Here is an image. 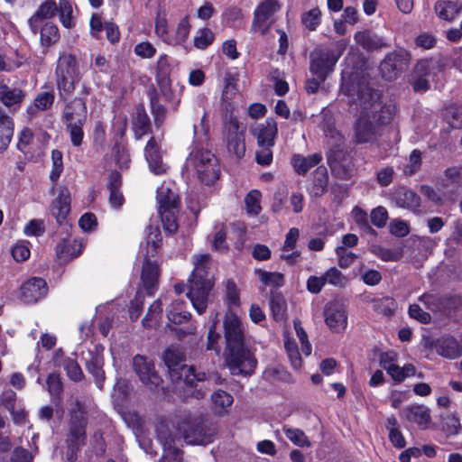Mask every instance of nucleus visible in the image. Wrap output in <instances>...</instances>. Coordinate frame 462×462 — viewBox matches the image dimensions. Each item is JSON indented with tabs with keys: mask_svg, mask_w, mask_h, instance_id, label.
<instances>
[{
	"mask_svg": "<svg viewBox=\"0 0 462 462\" xmlns=\"http://www.w3.org/2000/svg\"><path fill=\"white\" fill-rule=\"evenodd\" d=\"M350 106H356L360 114L354 124L356 143H374L383 134V128L390 125L397 107L393 102H383L380 91L372 88L362 75H352L343 85Z\"/></svg>",
	"mask_w": 462,
	"mask_h": 462,
	"instance_id": "nucleus-1",
	"label": "nucleus"
},
{
	"mask_svg": "<svg viewBox=\"0 0 462 462\" xmlns=\"http://www.w3.org/2000/svg\"><path fill=\"white\" fill-rule=\"evenodd\" d=\"M225 359L232 374L251 375L257 360L245 343V329L238 317L233 312L226 313L224 319Z\"/></svg>",
	"mask_w": 462,
	"mask_h": 462,
	"instance_id": "nucleus-2",
	"label": "nucleus"
},
{
	"mask_svg": "<svg viewBox=\"0 0 462 462\" xmlns=\"http://www.w3.org/2000/svg\"><path fill=\"white\" fill-rule=\"evenodd\" d=\"M211 257L208 254L194 256V270L189 279L188 298L199 314H202L208 306V294L213 287L209 277Z\"/></svg>",
	"mask_w": 462,
	"mask_h": 462,
	"instance_id": "nucleus-3",
	"label": "nucleus"
},
{
	"mask_svg": "<svg viewBox=\"0 0 462 462\" xmlns=\"http://www.w3.org/2000/svg\"><path fill=\"white\" fill-rule=\"evenodd\" d=\"M186 443L208 445L213 442L217 432V426L202 415H189L179 424Z\"/></svg>",
	"mask_w": 462,
	"mask_h": 462,
	"instance_id": "nucleus-4",
	"label": "nucleus"
},
{
	"mask_svg": "<svg viewBox=\"0 0 462 462\" xmlns=\"http://www.w3.org/2000/svg\"><path fill=\"white\" fill-rule=\"evenodd\" d=\"M162 360L172 380H183L193 385L196 382H204L207 379L206 373L196 372L193 366L184 364L185 354L177 346H169L162 354Z\"/></svg>",
	"mask_w": 462,
	"mask_h": 462,
	"instance_id": "nucleus-5",
	"label": "nucleus"
},
{
	"mask_svg": "<svg viewBox=\"0 0 462 462\" xmlns=\"http://www.w3.org/2000/svg\"><path fill=\"white\" fill-rule=\"evenodd\" d=\"M187 165L196 171L198 179L206 185H212L219 179L218 160L208 149L195 147L187 159Z\"/></svg>",
	"mask_w": 462,
	"mask_h": 462,
	"instance_id": "nucleus-6",
	"label": "nucleus"
},
{
	"mask_svg": "<svg viewBox=\"0 0 462 462\" xmlns=\"http://www.w3.org/2000/svg\"><path fill=\"white\" fill-rule=\"evenodd\" d=\"M87 117L88 108L82 98L75 97L71 99L63 108L62 121L74 146H79L82 143L84 137L83 125Z\"/></svg>",
	"mask_w": 462,
	"mask_h": 462,
	"instance_id": "nucleus-7",
	"label": "nucleus"
},
{
	"mask_svg": "<svg viewBox=\"0 0 462 462\" xmlns=\"http://www.w3.org/2000/svg\"><path fill=\"white\" fill-rule=\"evenodd\" d=\"M55 76L60 97L67 99L74 92L76 84L80 80L76 57L70 53H62L57 61Z\"/></svg>",
	"mask_w": 462,
	"mask_h": 462,
	"instance_id": "nucleus-8",
	"label": "nucleus"
},
{
	"mask_svg": "<svg viewBox=\"0 0 462 462\" xmlns=\"http://www.w3.org/2000/svg\"><path fill=\"white\" fill-rule=\"evenodd\" d=\"M87 418L80 411L71 414L69 433L66 438V457L69 461H75L77 452L86 443Z\"/></svg>",
	"mask_w": 462,
	"mask_h": 462,
	"instance_id": "nucleus-9",
	"label": "nucleus"
},
{
	"mask_svg": "<svg viewBox=\"0 0 462 462\" xmlns=\"http://www.w3.org/2000/svg\"><path fill=\"white\" fill-rule=\"evenodd\" d=\"M245 127L241 128L236 117L232 115L224 121L223 140L230 154L240 159L245 152Z\"/></svg>",
	"mask_w": 462,
	"mask_h": 462,
	"instance_id": "nucleus-10",
	"label": "nucleus"
},
{
	"mask_svg": "<svg viewBox=\"0 0 462 462\" xmlns=\"http://www.w3.org/2000/svg\"><path fill=\"white\" fill-rule=\"evenodd\" d=\"M157 200L163 228L170 234L175 233L178 229L176 222L178 201L176 195L169 189H161L157 193Z\"/></svg>",
	"mask_w": 462,
	"mask_h": 462,
	"instance_id": "nucleus-11",
	"label": "nucleus"
},
{
	"mask_svg": "<svg viewBox=\"0 0 462 462\" xmlns=\"http://www.w3.org/2000/svg\"><path fill=\"white\" fill-rule=\"evenodd\" d=\"M410 55L403 50L388 53L379 65V71L383 79L393 81L407 69Z\"/></svg>",
	"mask_w": 462,
	"mask_h": 462,
	"instance_id": "nucleus-12",
	"label": "nucleus"
},
{
	"mask_svg": "<svg viewBox=\"0 0 462 462\" xmlns=\"http://www.w3.org/2000/svg\"><path fill=\"white\" fill-rule=\"evenodd\" d=\"M104 350L105 348L103 346L95 345L86 353H82L86 370L93 376L94 382L99 390L103 389L106 380V374L103 369Z\"/></svg>",
	"mask_w": 462,
	"mask_h": 462,
	"instance_id": "nucleus-13",
	"label": "nucleus"
},
{
	"mask_svg": "<svg viewBox=\"0 0 462 462\" xmlns=\"http://www.w3.org/2000/svg\"><path fill=\"white\" fill-rule=\"evenodd\" d=\"M133 367L142 383L148 389L154 390L162 383V377L155 370L154 364L146 356H135L133 359Z\"/></svg>",
	"mask_w": 462,
	"mask_h": 462,
	"instance_id": "nucleus-14",
	"label": "nucleus"
},
{
	"mask_svg": "<svg viewBox=\"0 0 462 462\" xmlns=\"http://www.w3.org/2000/svg\"><path fill=\"white\" fill-rule=\"evenodd\" d=\"M274 0H264L255 9L251 31L263 35L271 27V17L279 10Z\"/></svg>",
	"mask_w": 462,
	"mask_h": 462,
	"instance_id": "nucleus-15",
	"label": "nucleus"
},
{
	"mask_svg": "<svg viewBox=\"0 0 462 462\" xmlns=\"http://www.w3.org/2000/svg\"><path fill=\"white\" fill-rule=\"evenodd\" d=\"M325 322L333 332H343L347 325L346 310L339 302H330L325 309Z\"/></svg>",
	"mask_w": 462,
	"mask_h": 462,
	"instance_id": "nucleus-16",
	"label": "nucleus"
},
{
	"mask_svg": "<svg viewBox=\"0 0 462 462\" xmlns=\"http://www.w3.org/2000/svg\"><path fill=\"white\" fill-rule=\"evenodd\" d=\"M391 200L396 207L414 213L419 211L421 202L420 197L415 191L404 186L398 187L393 191Z\"/></svg>",
	"mask_w": 462,
	"mask_h": 462,
	"instance_id": "nucleus-17",
	"label": "nucleus"
},
{
	"mask_svg": "<svg viewBox=\"0 0 462 462\" xmlns=\"http://www.w3.org/2000/svg\"><path fill=\"white\" fill-rule=\"evenodd\" d=\"M48 292L46 282L38 277L29 279L21 287V299L25 303H35Z\"/></svg>",
	"mask_w": 462,
	"mask_h": 462,
	"instance_id": "nucleus-18",
	"label": "nucleus"
},
{
	"mask_svg": "<svg viewBox=\"0 0 462 462\" xmlns=\"http://www.w3.org/2000/svg\"><path fill=\"white\" fill-rule=\"evenodd\" d=\"M337 59L329 51H319L310 61V71L319 80L324 81L332 71Z\"/></svg>",
	"mask_w": 462,
	"mask_h": 462,
	"instance_id": "nucleus-19",
	"label": "nucleus"
},
{
	"mask_svg": "<svg viewBox=\"0 0 462 462\" xmlns=\"http://www.w3.org/2000/svg\"><path fill=\"white\" fill-rule=\"evenodd\" d=\"M58 14V5L55 0H45L40 5L35 13L29 18L28 24L31 31L36 34L40 24L45 20L53 18Z\"/></svg>",
	"mask_w": 462,
	"mask_h": 462,
	"instance_id": "nucleus-20",
	"label": "nucleus"
},
{
	"mask_svg": "<svg viewBox=\"0 0 462 462\" xmlns=\"http://www.w3.org/2000/svg\"><path fill=\"white\" fill-rule=\"evenodd\" d=\"M251 132L256 137L258 146H273L278 133L277 124L274 119L268 118L264 123L252 126Z\"/></svg>",
	"mask_w": 462,
	"mask_h": 462,
	"instance_id": "nucleus-21",
	"label": "nucleus"
},
{
	"mask_svg": "<svg viewBox=\"0 0 462 462\" xmlns=\"http://www.w3.org/2000/svg\"><path fill=\"white\" fill-rule=\"evenodd\" d=\"M70 210V192L67 187H60L58 196L51 204V213L59 224L66 220Z\"/></svg>",
	"mask_w": 462,
	"mask_h": 462,
	"instance_id": "nucleus-22",
	"label": "nucleus"
},
{
	"mask_svg": "<svg viewBox=\"0 0 462 462\" xmlns=\"http://www.w3.org/2000/svg\"><path fill=\"white\" fill-rule=\"evenodd\" d=\"M145 158L150 170L155 174L166 171L167 166L162 162L160 147L154 137H151L144 149Z\"/></svg>",
	"mask_w": 462,
	"mask_h": 462,
	"instance_id": "nucleus-23",
	"label": "nucleus"
},
{
	"mask_svg": "<svg viewBox=\"0 0 462 462\" xmlns=\"http://www.w3.org/2000/svg\"><path fill=\"white\" fill-rule=\"evenodd\" d=\"M354 39L358 45L367 51L390 47V44L383 37L368 30L356 32Z\"/></svg>",
	"mask_w": 462,
	"mask_h": 462,
	"instance_id": "nucleus-24",
	"label": "nucleus"
},
{
	"mask_svg": "<svg viewBox=\"0 0 462 462\" xmlns=\"http://www.w3.org/2000/svg\"><path fill=\"white\" fill-rule=\"evenodd\" d=\"M155 433L162 449L176 446V441L179 440L176 429L167 420H161L155 425Z\"/></svg>",
	"mask_w": 462,
	"mask_h": 462,
	"instance_id": "nucleus-25",
	"label": "nucleus"
},
{
	"mask_svg": "<svg viewBox=\"0 0 462 462\" xmlns=\"http://www.w3.org/2000/svg\"><path fill=\"white\" fill-rule=\"evenodd\" d=\"M141 278L147 293L152 295L159 280L158 264L155 262L145 259L143 265Z\"/></svg>",
	"mask_w": 462,
	"mask_h": 462,
	"instance_id": "nucleus-26",
	"label": "nucleus"
},
{
	"mask_svg": "<svg viewBox=\"0 0 462 462\" xmlns=\"http://www.w3.org/2000/svg\"><path fill=\"white\" fill-rule=\"evenodd\" d=\"M171 67L166 55H162L157 61L156 81L167 99L171 97L170 91Z\"/></svg>",
	"mask_w": 462,
	"mask_h": 462,
	"instance_id": "nucleus-27",
	"label": "nucleus"
},
{
	"mask_svg": "<svg viewBox=\"0 0 462 462\" xmlns=\"http://www.w3.org/2000/svg\"><path fill=\"white\" fill-rule=\"evenodd\" d=\"M82 244L69 238L62 239L56 246V255L59 259L69 261L81 254Z\"/></svg>",
	"mask_w": 462,
	"mask_h": 462,
	"instance_id": "nucleus-28",
	"label": "nucleus"
},
{
	"mask_svg": "<svg viewBox=\"0 0 462 462\" xmlns=\"http://www.w3.org/2000/svg\"><path fill=\"white\" fill-rule=\"evenodd\" d=\"M435 348L439 355L449 359L457 358L462 355V348L459 343L451 337L439 339Z\"/></svg>",
	"mask_w": 462,
	"mask_h": 462,
	"instance_id": "nucleus-29",
	"label": "nucleus"
},
{
	"mask_svg": "<svg viewBox=\"0 0 462 462\" xmlns=\"http://www.w3.org/2000/svg\"><path fill=\"white\" fill-rule=\"evenodd\" d=\"M133 129L138 140L152 131L150 117L143 106L136 107L135 116L133 118Z\"/></svg>",
	"mask_w": 462,
	"mask_h": 462,
	"instance_id": "nucleus-30",
	"label": "nucleus"
},
{
	"mask_svg": "<svg viewBox=\"0 0 462 462\" xmlns=\"http://www.w3.org/2000/svg\"><path fill=\"white\" fill-rule=\"evenodd\" d=\"M322 160L320 153H313L309 156L295 154L291 159L294 171L300 175H305L310 169L318 165Z\"/></svg>",
	"mask_w": 462,
	"mask_h": 462,
	"instance_id": "nucleus-31",
	"label": "nucleus"
},
{
	"mask_svg": "<svg viewBox=\"0 0 462 462\" xmlns=\"http://www.w3.org/2000/svg\"><path fill=\"white\" fill-rule=\"evenodd\" d=\"M38 32L41 44L45 48L51 47L60 40L59 28L53 22L46 21L41 23Z\"/></svg>",
	"mask_w": 462,
	"mask_h": 462,
	"instance_id": "nucleus-32",
	"label": "nucleus"
},
{
	"mask_svg": "<svg viewBox=\"0 0 462 462\" xmlns=\"http://www.w3.org/2000/svg\"><path fill=\"white\" fill-rule=\"evenodd\" d=\"M437 15L445 21H452L462 10V5L456 1H438L434 6Z\"/></svg>",
	"mask_w": 462,
	"mask_h": 462,
	"instance_id": "nucleus-33",
	"label": "nucleus"
},
{
	"mask_svg": "<svg viewBox=\"0 0 462 462\" xmlns=\"http://www.w3.org/2000/svg\"><path fill=\"white\" fill-rule=\"evenodd\" d=\"M310 193L315 197H320L327 192L328 184V173L325 166H319L313 172Z\"/></svg>",
	"mask_w": 462,
	"mask_h": 462,
	"instance_id": "nucleus-34",
	"label": "nucleus"
},
{
	"mask_svg": "<svg viewBox=\"0 0 462 462\" xmlns=\"http://www.w3.org/2000/svg\"><path fill=\"white\" fill-rule=\"evenodd\" d=\"M13 134V119L0 110V153L7 149Z\"/></svg>",
	"mask_w": 462,
	"mask_h": 462,
	"instance_id": "nucleus-35",
	"label": "nucleus"
},
{
	"mask_svg": "<svg viewBox=\"0 0 462 462\" xmlns=\"http://www.w3.org/2000/svg\"><path fill=\"white\" fill-rule=\"evenodd\" d=\"M429 62L421 60L417 63L415 67V73L412 79V88L415 92H424L430 88V83L426 77L430 76L428 73Z\"/></svg>",
	"mask_w": 462,
	"mask_h": 462,
	"instance_id": "nucleus-36",
	"label": "nucleus"
},
{
	"mask_svg": "<svg viewBox=\"0 0 462 462\" xmlns=\"http://www.w3.org/2000/svg\"><path fill=\"white\" fill-rule=\"evenodd\" d=\"M406 419L420 426H426L430 420V410L423 405H412L404 410Z\"/></svg>",
	"mask_w": 462,
	"mask_h": 462,
	"instance_id": "nucleus-37",
	"label": "nucleus"
},
{
	"mask_svg": "<svg viewBox=\"0 0 462 462\" xmlns=\"http://www.w3.org/2000/svg\"><path fill=\"white\" fill-rule=\"evenodd\" d=\"M270 308L273 317L276 321H281L285 319L287 304L283 295L281 292H271Z\"/></svg>",
	"mask_w": 462,
	"mask_h": 462,
	"instance_id": "nucleus-38",
	"label": "nucleus"
},
{
	"mask_svg": "<svg viewBox=\"0 0 462 462\" xmlns=\"http://www.w3.org/2000/svg\"><path fill=\"white\" fill-rule=\"evenodd\" d=\"M282 431L294 445L300 448H310L311 446L310 440L302 430L284 425Z\"/></svg>",
	"mask_w": 462,
	"mask_h": 462,
	"instance_id": "nucleus-39",
	"label": "nucleus"
},
{
	"mask_svg": "<svg viewBox=\"0 0 462 462\" xmlns=\"http://www.w3.org/2000/svg\"><path fill=\"white\" fill-rule=\"evenodd\" d=\"M345 158V152L340 143L332 146L327 153L328 163L332 172L338 174L340 163Z\"/></svg>",
	"mask_w": 462,
	"mask_h": 462,
	"instance_id": "nucleus-40",
	"label": "nucleus"
},
{
	"mask_svg": "<svg viewBox=\"0 0 462 462\" xmlns=\"http://www.w3.org/2000/svg\"><path fill=\"white\" fill-rule=\"evenodd\" d=\"M182 304V301H175L167 309V318L169 321L173 324H181L190 319L191 315L189 312L181 310Z\"/></svg>",
	"mask_w": 462,
	"mask_h": 462,
	"instance_id": "nucleus-41",
	"label": "nucleus"
},
{
	"mask_svg": "<svg viewBox=\"0 0 462 462\" xmlns=\"http://www.w3.org/2000/svg\"><path fill=\"white\" fill-rule=\"evenodd\" d=\"M162 313V305L160 300H156L149 307L148 312L145 317L143 319L142 323L144 328H152L155 326Z\"/></svg>",
	"mask_w": 462,
	"mask_h": 462,
	"instance_id": "nucleus-42",
	"label": "nucleus"
},
{
	"mask_svg": "<svg viewBox=\"0 0 462 462\" xmlns=\"http://www.w3.org/2000/svg\"><path fill=\"white\" fill-rule=\"evenodd\" d=\"M150 102L154 125L155 127L160 128L162 126L166 118V108L159 103L154 92L150 94Z\"/></svg>",
	"mask_w": 462,
	"mask_h": 462,
	"instance_id": "nucleus-43",
	"label": "nucleus"
},
{
	"mask_svg": "<svg viewBox=\"0 0 462 462\" xmlns=\"http://www.w3.org/2000/svg\"><path fill=\"white\" fill-rule=\"evenodd\" d=\"M397 308V304L393 298L384 297L373 300V309L379 314L384 316L392 315Z\"/></svg>",
	"mask_w": 462,
	"mask_h": 462,
	"instance_id": "nucleus-44",
	"label": "nucleus"
},
{
	"mask_svg": "<svg viewBox=\"0 0 462 462\" xmlns=\"http://www.w3.org/2000/svg\"><path fill=\"white\" fill-rule=\"evenodd\" d=\"M62 366L70 380L79 382L84 378L82 369L75 359L70 357L63 359Z\"/></svg>",
	"mask_w": 462,
	"mask_h": 462,
	"instance_id": "nucleus-45",
	"label": "nucleus"
},
{
	"mask_svg": "<svg viewBox=\"0 0 462 462\" xmlns=\"http://www.w3.org/2000/svg\"><path fill=\"white\" fill-rule=\"evenodd\" d=\"M211 401L217 412L221 413L233 403V396L223 390H217L211 395Z\"/></svg>",
	"mask_w": 462,
	"mask_h": 462,
	"instance_id": "nucleus-46",
	"label": "nucleus"
},
{
	"mask_svg": "<svg viewBox=\"0 0 462 462\" xmlns=\"http://www.w3.org/2000/svg\"><path fill=\"white\" fill-rule=\"evenodd\" d=\"M321 20V11L319 7L310 9L301 15L302 24L310 31H315Z\"/></svg>",
	"mask_w": 462,
	"mask_h": 462,
	"instance_id": "nucleus-47",
	"label": "nucleus"
},
{
	"mask_svg": "<svg viewBox=\"0 0 462 462\" xmlns=\"http://www.w3.org/2000/svg\"><path fill=\"white\" fill-rule=\"evenodd\" d=\"M421 152L420 150H413L410 156L409 162L403 168V173L407 177L414 175L421 167Z\"/></svg>",
	"mask_w": 462,
	"mask_h": 462,
	"instance_id": "nucleus-48",
	"label": "nucleus"
},
{
	"mask_svg": "<svg viewBox=\"0 0 462 462\" xmlns=\"http://www.w3.org/2000/svg\"><path fill=\"white\" fill-rule=\"evenodd\" d=\"M58 13L62 25L66 28H71L72 23V6L69 0H60L58 5Z\"/></svg>",
	"mask_w": 462,
	"mask_h": 462,
	"instance_id": "nucleus-49",
	"label": "nucleus"
},
{
	"mask_svg": "<svg viewBox=\"0 0 462 462\" xmlns=\"http://www.w3.org/2000/svg\"><path fill=\"white\" fill-rule=\"evenodd\" d=\"M260 281L265 285H273L281 287L284 283V276L280 273H269L263 270H257Z\"/></svg>",
	"mask_w": 462,
	"mask_h": 462,
	"instance_id": "nucleus-50",
	"label": "nucleus"
},
{
	"mask_svg": "<svg viewBox=\"0 0 462 462\" xmlns=\"http://www.w3.org/2000/svg\"><path fill=\"white\" fill-rule=\"evenodd\" d=\"M214 39L215 35L210 29H200L194 38V46L199 50H205L213 42Z\"/></svg>",
	"mask_w": 462,
	"mask_h": 462,
	"instance_id": "nucleus-51",
	"label": "nucleus"
},
{
	"mask_svg": "<svg viewBox=\"0 0 462 462\" xmlns=\"http://www.w3.org/2000/svg\"><path fill=\"white\" fill-rule=\"evenodd\" d=\"M261 193L256 190H251L245 199L247 212L252 215H258L261 211L260 206Z\"/></svg>",
	"mask_w": 462,
	"mask_h": 462,
	"instance_id": "nucleus-52",
	"label": "nucleus"
},
{
	"mask_svg": "<svg viewBox=\"0 0 462 462\" xmlns=\"http://www.w3.org/2000/svg\"><path fill=\"white\" fill-rule=\"evenodd\" d=\"M24 92L20 88H13L7 91L0 97L3 104L6 106L20 105L24 98Z\"/></svg>",
	"mask_w": 462,
	"mask_h": 462,
	"instance_id": "nucleus-53",
	"label": "nucleus"
},
{
	"mask_svg": "<svg viewBox=\"0 0 462 462\" xmlns=\"http://www.w3.org/2000/svg\"><path fill=\"white\" fill-rule=\"evenodd\" d=\"M52 169L50 173L51 181L56 182L63 171L62 153L59 150H53L51 152Z\"/></svg>",
	"mask_w": 462,
	"mask_h": 462,
	"instance_id": "nucleus-54",
	"label": "nucleus"
},
{
	"mask_svg": "<svg viewBox=\"0 0 462 462\" xmlns=\"http://www.w3.org/2000/svg\"><path fill=\"white\" fill-rule=\"evenodd\" d=\"M441 428L447 436H452L458 433L461 425L458 418L455 415L448 414L443 419Z\"/></svg>",
	"mask_w": 462,
	"mask_h": 462,
	"instance_id": "nucleus-55",
	"label": "nucleus"
},
{
	"mask_svg": "<svg viewBox=\"0 0 462 462\" xmlns=\"http://www.w3.org/2000/svg\"><path fill=\"white\" fill-rule=\"evenodd\" d=\"M326 282L337 287H344L346 283V277L336 267L328 269L323 275Z\"/></svg>",
	"mask_w": 462,
	"mask_h": 462,
	"instance_id": "nucleus-56",
	"label": "nucleus"
},
{
	"mask_svg": "<svg viewBox=\"0 0 462 462\" xmlns=\"http://www.w3.org/2000/svg\"><path fill=\"white\" fill-rule=\"evenodd\" d=\"M336 254L338 257V265L341 268H347L354 263L357 255L352 252L347 251L344 246H337Z\"/></svg>",
	"mask_w": 462,
	"mask_h": 462,
	"instance_id": "nucleus-57",
	"label": "nucleus"
},
{
	"mask_svg": "<svg viewBox=\"0 0 462 462\" xmlns=\"http://www.w3.org/2000/svg\"><path fill=\"white\" fill-rule=\"evenodd\" d=\"M446 116L453 128L462 127V106H451L448 108Z\"/></svg>",
	"mask_w": 462,
	"mask_h": 462,
	"instance_id": "nucleus-58",
	"label": "nucleus"
},
{
	"mask_svg": "<svg viewBox=\"0 0 462 462\" xmlns=\"http://www.w3.org/2000/svg\"><path fill=\"white\" fill-rule=\"evenodd\" d=\"M190 24L189 23L188 16L183 17L177 25L176 28V43L181 44L186 42L189 34Z\"/></svg>",
	"mask_w": 462,
	"mask_h": 462,
	"instance_id": "nucleus-59",
	"label": "nucleus"
},
{
	"mask_svg": "<svg viewBox=\"0 0 462 462\" xmlns=\"http://www.w3.org/2000/svg\"><path fill=\"white\" fill-rule=\"evenodd\" d=\"M370 218L375 226L379 228L383 227L388 219V212L385 208L379 206L372 210Z\"/></svg>",
	"mask_w": 462,
	"mask_h": 462,
	"instance_id": "nucleus-60",
	"label": "nucleus"
},
{
	"mask_svg": "<svg viewBox=\"0 0 462 462\" xmlns=\"http://www.w3.org/2000/svg\"><path fill=\"white\" fill-rule=\"evenodd\" d=\"M17 394L12 389H5L0 394V405L6 411L14 410L16 406Z\"/></svg>",
	"mask_w": 462,
	"mask_h": 462,
	"instance_id": "nucleus-61",
	"label": "nucleus"
},
{
	"mask_svg": "<svg viewBox=\"0 0 462 462\" xmlns=\"http://www.w3.org/2000/svg\"><path fill=\"white\" fill-rule=\"evenodd\" d=\"M372 252L384 262L398 261L401 257L400 253L393 252L380 245L373 246Z\"/></svg>",
	"mask_w": 462,
	"mask_h": 462,
	"instance_id": "nucleus-62",
	"label": "nucleus"
},
{
	"mask_svg": "<svg viewBox=\"0 0 462 462\" xmlns=\"http://www.w3.org/2000/svg\"><path fill=\"white\" fill-rule=\"evenodd\" d=\"M160 462H182V451L176 446L165 448Z\"/></svg>",
	"mask_w": 462,
	"mask_h": 462,
	"instance_id": "nucleus-63",
	"label": "nucleus"
},
{
	"mask_svg": "<svg viewBox=\"0 0 462 462\" xmlns=\"http://www.w3.org/2000/svg\"><path fill=\"white\" fill-rule=\"evenodd\" d=\"M32 460L31 452L22 447L15 448L10 458V462H32Z\"/></svg>",
	"mask_w": 462,
	"mask_h": 462,
	"instance_id": "nucleus-64",
	"label": "nucleus"
}]
</instances>
